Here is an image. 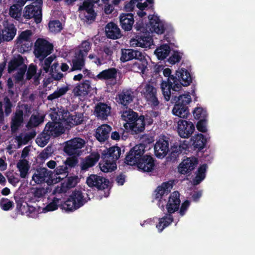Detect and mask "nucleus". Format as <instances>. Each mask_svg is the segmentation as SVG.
<instances>
[{"label": "nucleus", "mask_w": 255, "mask_h": 255, "mask_svg": "<svg viewBox=\"0 0 255 255\" xmlns=\"http://www.w3.org/2000/svg\"><path fill=\"white\" fill-rule=\"evenodd\" d=\"M198 164V160L194 157H187L179 164L178 172L182 174L190 173Z\"/></svg>", "instance_id": "dca6fc26"}, {"label": "nucleus", "mask_w": 255, "mask_h": 255, "mask_svg": "<svg viewBox=\"0 0 255 255\" xmlns=\"http://www.w3.org/2000/svg\"><path fill=\"white\" fill-rule=\"evenodd\" d=\"M122 117L127 123L133 122L138 118L137 114L130 110L124 111Z\"/></svg>", "instance_id": "09e8293b"}, {"label": "nucleus", "mask_w": 255, "mask_h": 255, "mask_svg": "<svg viewBox=\"0 0 255 255\" xmlns=\"http://www.w3.org/2000/svg\"><path fill=\"white\" fill-rule=\"evenodd\" d=\"M134 50L124 49L121 50V60L123 62H127L133 59Z\"/></svg>", "instance_id": "3c124183"}, {"label": "nucleus", "mask_w": 255, "mask_h": 255, "mask_svg": "<svg viewBox=\"0 0 255 255\" xmlns=\"http://www.w3.org/2000/svg\"><path fill=\"white\" fill-rule=\"evenodd\" d=\"M23 112L20 111H17L12 120L11 130L15 131L18 127L20 125L23 121Z\"/></svg>", "instance_id": "49530a36"}, {"label": "nucleus", "mask_w": 255, "mask_h": 255, "mask_svg": "<svg viewBox=\"0 0 255 255\" xmlns=\"http://www.w3.org/2000/svg\"><path fill=\"white\" fill-rule=\"evenodd\" d=\"M32 32L29 30H26L21 32L18 36L16 45L20 52L23 53L28 50L31 45V36Z\"/></svg>", "instance_id": "f8f14e48"}, {"label": "nucleus", "mask_w": 255, "mask_h": 255, "mask_svg": "<svg viewBox=\"0 0 255 255\" xmlns=\"http://www.w3.org/2000/svg\"><path fill=\"white\" fill-rule=\"evenodd\" d=\"M62 201L60 199L57 197L49 198L47 199L46 205L42 208L41 212L42 213H47L56 210L58 207L61 206L62 207Z\"/></svg>", "instance_id": "cd10ccee"}, {"label": "nucleus", "mask_w": 255, "mask_h": 255, "mask_svg": "<svg viewBox=\"0 0 255 255\" xmlns=\"http://www.w3.org/2000/svg\"><path fill=\"white\" fill-rule=\"evenodd\" d=\"M62 29L61 22L58 20H53L49 23V29L52 33L59 32Z\"/></svg>", "instance_id": "13d9d810"}, {"label": "nucleus", "mask_w": 255, "mask_h": 255, "mask_svg": "<svg viewBox=\"0 0 255 255\" xmlns=\"http://www.w3.org/2000/svg\"><path fill=\"white\" fill-rule=\"evenodd\" d=\"M26 69V66L23 64L22 58L18 56L10 61L8 65V71L10 73L14 70H17L15 78L17 81H20L23 79Z\"/></svg>", "instance_id": "1a4fd4ad"}, {"label": "nucleus", "mask_w": 255, "mask_h": 255, "mask_svg": "<svg viewBox=\"0 0 255 255\" xmlns=\"http://www.w3.org/2000/svg\"><path fill=\"white\" fill-rule=\"evenodd\" d=\"M133 99L132 92L129 90L123 91L118 95V102L124 106L129 104Z\"/></svg>", "instance_id": "ea45409f"}, {"label": "nucleus", "mask_w": 255, "mask_h": 255, "mask_svg": "<svg viewBox=\"0 0 255 255\" xmlns=\"http://www.w3.org/2000/svg\"><path fill=\"white\" fill-rule=\"evenodd\" d=\"M170 52L171 48L169 45L164 44L158 47L154 53L159 60H163L168 56Z\"/></svg>", "instance_id": "4c0bfd02"}, {"label": "nucleus", "mask_w": 255, "mask_h": 255, "mask_svg": "<svg viewBox=\"0 0 255 255\" xmlns=\"http://www.w3.org/2000/svg\"><path fill=\"white\" fill-rule=\"evenodd\" d=\"M105 31L107 37L111 39H118L121 36L120 28L113 22H110L106 25Z\"/></svg>", "instance_id": "c756f323"}, {"label": "nucleus", "mask_w": 255, "mask_h": 255, "mask_svg": "<svg viewBox=\"0 0 255 255\" xmlns=\"http://www.w3.org/2000/svg\"><path fill=\"white\" fill-rule=\"evenodd\" d=\"M153 0H130L125 5V9L127 11H132L135 7L140 10L137 14L139 17L145 16L146 13L143 10L148 6V3H152Z\"/></svg>", "instance_id": "9d476101"}, {"label": "nucleus", "mask_w": 255, "mask_h": 255, "mask_svg": "<svg viewBox=\"0 0 255 255\" xmlns=\"http://www.w3.org/2000/svg\"><path fill=\"white\" fill-rule=\"evenodd\" d=\"M96 116L100 119H106L110 114L111 108L107 104L99 103L95 107Z\"/></svg>", "instance_id": "72a5a7b5"}, {"label": "nucleus", "mask_w": 255, "mask_h": 255, "mask_svg": "<svg viewBox=\"0 0 255 255\" xmlns=\"http://www.w3.org/2000/svg\"><path fill=\"white\" fill-rule=\"evenodd\" d=\"M120 21L123 29L129 31L131 29L134 22L133 15L130 13H122L120 16Z\"/></svg>", "instance_id": "c85d7f7f"}, {"label": "nucleus", "mask_w": 255, "mask_h": 255, "mask_svg": "<svg viewBox=\"0 0 255 255\" xmlns=\"http://www.w3.org/2000/svg\"><path fill=\"white\" fill-rule=\"evenodd\" d=\"M177 128L179 136L186 138L189 137L195 130V126L192 122L184 120L178 121Z\"/></svg>", "instance_id": "9b49d317"}, {"label": "nucleus", "mask_w": 255, "mask_h": 255, "mask_svg": "<svg viewBox=\"0 0 255 255\" xmlns=\"http://www.w3.org/2000/svg\"><path fill=\"white\" fill-rule=\"evenodd\" d=\"M32 4L25 7L23 11V16L27 19L33 18L36 23L41 22L42 14L41 5L42 0H34Z\"/></svg>", "instance_id": "20e7f679"}, {"label": "nucleus", "mask_w": 255, "mask_h": 255, "mask_svg": "<svg viewBox=\"0 0 255 255\" xmlns=\"http://www.w3.org/2000/svg\"><path fill=\"white\" fill-rule=\"evenodd\" d=\"M173 187L172 184L169 182H165L162 183L159 186L155 191V196L156 199H158L160 203H164V201L161 200V198L164 195H167ZM161 207L163 208V204H162Z\"/></svg>", "instance_id": "a878e982"}, {"label": "nucleus", "mask_w": 255, "mask_h": 255, "mask_svg": "<svg viewBox=\"0 0 255 255\" xmlns=\"http://www.w3.org/2000/svg\"><path fill=\"white\" fill-rule=\"evenodd\" d=\"M85 143L84 139L75 137L65 142L64 150L68 155L77 156L81 153V149Z\"/></svg>", "instance_id": "423d86ee"}, {"label": "nucleus", "mask_w": 255, "mask_h": 255, "mask_svg": "<svg viewBox=\"0 0 255 255\" xmlns=\"http://www.w3.org/2000/svg\"><path fill=\"white\" fill-rule=\"evenodd\" d=\"M36 67L33 65H30L27 72V78L28 79H30L32 77L34 76V79H35L36 84H37V81L39 75H37L36 74Z\"/></svg>", "instance_id": "69168bd1"}, {"label": "nucleus", "mask_w": 255, "mask_h": 255, "mask_svg": "<svg viewBox=\"0 0 255 255\" xmlns=\"http://www.w3.org/2000/svg\"><path fill=\"white\" fill-rule=\"evenodd\" d=\"M90 48L91 46L89 42L87 41H83L79 46L78 54L84 56L87 55Z\"/></svg>", "instance_id": "e2e57ef3"}, {"label": "nucleus", "mask_w": 255, "mask_h": 255, "mask_svg": "<svg viewBox=\"0 0 255 255\" xmlns=\"http://www.w3.org/2000/svg\"><path fill=\"white\" fill-rule=\"evenodd\" d=\"M144 117L140 116L131 123H126L124 124L126 129L130 130L133 133L141 132L144 129Z\"/></svg>", "instance_id": "412c9836"}, {"label": "nucleus", "mask_w": 255, "mask_h": 255, "mask_svg": "<svg viewBox=\"0 0 255 255\" xmlns=\"http://www.w3.org/2000/svg\"><path fill=\"white\" fill-rule=\"evenodd\" d=\"M121 153V148L117 146H114L103 151L102 155L105 158H109L115 162L120 157Z\"/></svg>", "instance_id": "f704fd0d"}, {"label": "nucleus", "mask_w": 255, "mask_h": 255, "mask_svg": "<svg viewBox=\"0 0 255 255\" xmlns=\"http://www.w3.org/2000/svg\"><path fill=\"white\" fill-rule=\"evenodd\" d=\"M207 169V166L206 164H203L199 167L196 173V176L193 180L194 185L199 184L205 179Z\"/></svg>", "instance_id": "79ce46f5"}, {"label": "nucleus", "mask_w": 255, "mask_h": 255, "mask_svg": "<svg viewBox=\"0 0 255 255\" xmlns=\"http://www.w3.org/2000/svg\"><path fill=\"white\" fill-rule=\"evenodd\" d=\"M150 20L149 24L147 26L148 30L146 31L148 33H155L158 34H162L165 29V24L156 15H153L149 16Z\"/></svg>", "instance_id": "2eb2a0df"}, {"label": "nucleus", "mask_w": 255, "mask_h": 255, "mask_svg": "<svg viewBox=\"0 0 255 255\" xmlns=\"http://www.w3.org/2000/svg\"><path fill=\"white\" fill-rule=\"evenodd\" d=\"M99 0H86L82 5L79 7L80 16L87 20H92L95 17V13L93 10L94 4Z\"/></svg>", "instance_id": "4468645a"}, {"label": "nucleus", "mask_w": 255, "mask_h": 255, "mask_svg": "<svg viewBox=\"0 0 255 255\" xmlns=\"http://www.w3.org/2000/svg\"><path fill=\"white\" fill-rule=\"evenodd\" d=\"M97 78L100 80H111L112 84L116 83L117 71L115 69H109L100 72Z\"/></svg>", "instance_id": "473e14b6"}, {"label": "nucleus", "mask_w": 255, "mask_h": 255, "mask_svg": "<svg viewBox=\"0 0 255 255\" xmlns=\"http://www.w3.org/2000/svg\"><path fill=\"white\" fill-rule=\"evenodd\" d=\"M144 152V146L143 144L136 145L129 151L126 158V162L129 165L137 164L141 160Z\"/></svg>", "instance_id": "6e6552de"}, {"label": "nucleus", "mask_w": 255, "mask_h": 255, "mask_svg": "<svg viewBox=\"0 0 255 255\" xmlns=\"http://www.w3.org/2000/svg\"><path fill=\"white\" fill-rule=\"evenodd\" d=\"M61 177L54 178L50 171L46 168H41L37 170L32 177V181L36 184L46 182L48 184H55L60 181Z\"/></svg>", "instance_id": "7ed1b4c3"}, {"label": "nucleus", "mask_w": 255, "mask_h": 255, "mask_svg": "<svg viewBox=\"0 0 255 255\" xmlns=\"http://www.w3.org/2000/svg\"><path fill=\"white\" fill-rule=\"evenodd\" d=\"M50 136L44 130L36 138V143L41 147L44 146L48 142Z\"/></svg>", "instance_id": "6e6d98bb"}, {"label": "nucleus", "mask_w": 255, "mask_h": 255, "mask_svg": "<svg viewBox=\"0 0 255 255\" xmlns=\"http://www.w3.org/2000/svg\"><path fill=\"white\" fill-rule=\"evenodd\" d=\"M3 29L2 30V38L4 41H10L13 39L16 33L14 25L7 22L3 23Z\"/></svg>", "instance_id": "393cba45"}, {"label": "nucleus", "mask_w": 255, "mask_h": 255, "mask_svg": "<svg viewBox=\"0 0 255 255\" xmlns=\"http://www.w3.org/2000/svg\"><path fill=\"white\" fill-rule=\"evenodd\" d=\"M176 103L184 106L190 104L191 102V98L189 94H184L175 98Z\"/></svg>", "instance_id": "5fc2aeb1"}, {"label": "nucleus", "mask_w": 255, "mask_h": 255, "mask_svg": "<svg viewBox=\"0 0 255 255\" xmlns=\"http://www.w3.org/2000/svg\"><path fill=\"white\" fill-rule=\"evenodd\" d=\"M133 55V59H136L139 62L148 63L147 59V56L145 53L138 50H134Z\"/></svg>", "instance_id": "0e129e2a"}, {"label": "nucleus", "mask_w": 255, "mask_h": 255, "mask_svg": "<svg viewBox=\"0 0 255 255\" xmlns=\"http://www.w3.org/2000/svg\"><path fill=\"white\" fill-rule=\"evenodd\" d=\"M182 55L183 54L181 52L179 51H174L173 54L168 58V61L170 64L174 65L181 60Z\"/></svg>", "instance_id": "052dcab7"}, {"label": "nucleus", "mask_w": 255, "mask_h": 255, "mask_svg": "<svg viewBox=\"0 0 255 255\" xmlns=\"http://www.w3.org/2000/svg\"><path fill=\"white\" fill-rule=\"evenodd\" d=\"M193 116L196 119H207L206 110L201 107H197L193 112Z\"/></svg>", "instance_id": "603ef678"}, {"label": "nucleus", "mask_w": 255, "mask_h": 255, "mask_svg": "<svg viewBox=\"0 0 255 255\" xmlns=\"http://www.w3.org/2000/svg\"><path fill=\"white\" fill-rule=\"evenodd\" d=\"M34 53L35 56L42 60L51 53L53 45L47 40L38 38L35 43Z\"/></svg>", "instance_id": "39448f33"}, {"label": "nucleus", "mask_w": 255, "mask_h": 255, "mask_svg": "<svg viewBox=\"0 0 255 255\" xmlns=\"http://www.w3.org/2000/svg\"><path fill=\"white\" fill-rule=\"evenodd\" d=\"M102 160L100 162L99 166L101 170L104 172H111L117 168L116 162L105 156H102Z\"/></svg>", "instance_id": "2f4dec72"}, {"label": "nucleus", "mask_w": 255, "mask_h": 255, "mask_svg": "<svg viewBox=\"0 0 255 255\" xmlns=\"http://www.w3.org/2000/svg\"><path fill=\"white\" fill-rule=\"evenodd\" d=\"M171 70L169 68H165L163 70V74L165 77H168L167 81H164L161 84V88L162 91L163 95L165 99L168 101L170 99L171 95V83L168 81V79L171 76Z\"/></svg>", "instance_id": "4be33fe9"}, {"label": "nucleus", "mask_w": 255, "mask_h": 255, "mask_svg": "<svg viewBox=\"0 0 255 255\" xmlns=\"http://www.w3.org/2000/svg\"><path fill=\"white\" fill-rule=\"evenodd\" d=\"M130 45L132 47H140L144 48H150L153 44V40L151 36H136L130 40Z\"/></svg>", "instance_id": "aec40b11"}, {"label": "nucleus", "mask_w": 255, "mask_h": 255, "mask_svg": "<svg viewBox=\"0 0 255 255\" xmlns=\"http://www.w3.org/2000/svg\"><path fill=\"white\" fill-rule=\"evenodd\" d=\"M55 174L52 173L54 178H56L58 176H60L62 178L60 180L63 179L65 176V174L67 173V168L64 166H60L57 167L55 169Z\"/></svg>", "instance_id": "774afa93"}, {"label": "nucleus", "mask_w": 255, "mask_h": 255, "mask_svg": "<svg viewBox=\"0 0 255 255\" xmlns=\"http://www.w3.org/2000/svg\"><path fill=\"white\" fill-rule=\"evenodd\" d=\"M86 202V200L82 193L76 190L72 192L62 205V209L67 211H73L82 206Z\"/></svg>", "instance_id": "f03ea898"}, {"label": "nucleus", "mask_w": 255, "mask_h": 255, "mask_svg": "<svg viewBox=\"0 0 255 255\" xmlns=\"http://www.w3.org/2000/svg\"><path fill=\"white\" fill-rule=\"evenodd\" d=\"M44 118V115H40L39 114H38L36 115H32L30 118L27 126L28 127H32L38 126L40 124L43 122Z\"/></svg>", "instance_id": "8fccbe9b"}, {"label": "nucleus", "mask_w": 255, "mask_h": 255, "mask_svg": "<svg viewBox=\"0 0 255 255\" xmlns=\"http://www.w3.org/2000/svg\"><path fill=\"white\" fill-rule=\"evenodd\" d=\"M84 65V56L76 53L72 60L71 70L72 71L81 70Z\"/></svg>", "instance_id": "37998d69"}, {"label": "nucleus", "mask_w": 255, "mask_h": 255, "mask_svg": "<svg viewBox=\"0 0 255 255\" xmlns=\"http://www.w3.org/2000/svg\"><path fill=\"white\" fill-rule=\"evenodd\" d=\"M137 91L143 96L149 104L153 106L158 105V101L156 96V90L152 85L142 83L137 88Z\"/></svg>", "instance_id": "0eeeda50"}, {"label": "nucleus", "mask_w": 255, "mask_h": 255, "mask_svg": "<svg viewBox=\"0 0 255 255\" xmlns=\"http://www.w3.org/2000/svg\"><path fill=\"white\" fill-rule=\"evenodd\" d=\"M191 141L194 148L202 149L205 146L207 139L202 134L197 133L192 136Z\"/></svg>", "instance_id": "e433bc0d"}, {"label": "nucleus", "mask_w": 255, "mask_h": 255, "mask_svg": "<svg viewBox=\"0 0 255 255\" xmlns=\"http://www.w3.org/2000/svg\"><path fill=\"white\" fill-rule=\"evenodd\" d=\"M21 6L16 4L12 5L9 9V14L10 16L15 18L19 17L20 15Z\"/></svg>", "instance_id": "680f3d73"}, {"label": "nucleus", "mask_w": 255, "mask_h": 255, "mask_svg": "<svg viewBox=\"0 0 255 255\" xmlns=\"http://www.w3.org/2000/svg\"><path fill=\"white\" fill-rule=\"evenodd\" d=\"M197 129L200 132H206L208 130L207 120L201 119L196 124Z\"/></svg>", "instance_id": "338daca9"}, {"label": "nucleus", "mask_w": 255, "mask_h": 255, "mask_svg": "<svg viewBox=\"0 0 255 255\" xmlns=\"http://www.w3.org/2000/svg\"><path fill=\"white\" fill-rule=\"evenodd\" d=\"M173 222V218L171 215H166L164 217L159 219L156 227L159 232H161L163 229L168 226Z\"/></svg>", "instance_id": "c03bdc74"}, {"label": "nucleus", "mask_w": 255, "mask_h": 255, "mask_svg": "<svg viewBox=\"0 0 255 255\" xmlns=\"http://www.w3.org/2000/svg\"><path fill=\"white\" fill-rule=\"evenodd\" d=\"M86 182L89 187H95L99 189H105L107 187L109 184V181L105 178L94 174L89 176L87 179Z\"/></svg>", "instance_id": "f3484780"}, {"label": "nucleus", "mask_w": 255, "mask_h": 255, "mask_svg": "<svg viewBox=\"0 0 255 255\" xmlns=\"http://www.w3.org/2000/svg\"><path fill=\"white\" fill-rule=\"evenodd\" d=\"M168 151V142L163 138H159L154 145V152L158 158L164 157Z\"/></svg>", "instance_id": "5701e85b"}, {"label": "nucleus", "mask_w": 255, "mask_h": 255, "mask_svg": "<svg viewBox=\"0 0 255 255\" xmlns=\"http://www.w3.org/2000/svg\"><path fill=\"white\" fill-rule=\"evenodd\" d=\"M176 75L178 77L171 76L168 81L171 84L172 89L178 91L181 89L182 86H188L191 83V77L189 72L185 69L181 68L176 71Z\"/></svg>", "instance_id": "f257e3e1"}, {"label": "nucleus", "mask_w": 255, "mask_h": 255, "mask_svg": "<svg viewBox=\"0 0 255 255\" xmlns=\"http://www.w3.org/2000/svg\"><path fill=\"white\" fill-rule=\"evenodd\" d=\"M179 193L177 191L173 192L169 198L166 209L168 213H173L177 211L180 205Z\"/></svg>", "instance_id": "b1692460"}, {"label": "nucleus", "mask_w": 255, "mask_h": 255, "mask_svg": "<svg viewBox=\"0 0 255 255\" xmlns=\"http://www.w3.org/2000/svg\"><path fill=\"white\" fill-rule=\"evenodd\" d=\"M100 155L98 153H93L86 157L81 163V167L82 170H87L89 167L94 165L99 160Z\"/></svg>", "instance_id": "c9c22d12"}, {"label": "nucleus", "mask_w": 255, "mask_h": 255, "mask_svg": "<svg viewBox=\"0 0 255 255\" xmlns=\"http://www.w3.org/2000/svg\"><path fill=\"white\" fill-rule=\"evenodd\" d=\"M111 129V127L108 125H102L96 130L95 133L96 138L100 142L104 141L109 137Z\"/></svg>", "instance_id": "7c9ffc66"}, {"label": "nucleus", "mask_w": 255, "mask_h": 255, "mask_svg": "<svg viewBox=\"0 0 255 255\" xmlns=\"http://www.w3.org/2000/svg\"><path fill=\"white\" fill-rule=\"evenodd\" d=\"M68 91V87H64L58 89L53 94L49 95L47 99L49 100H52L54 99L59 98L64 95Z\"/></svg>", "instance_id": "4d7b16f0"}, {"label": "nucleus", "mask_w": 255, "mask_h": 255, "mask_svg": "<svg viewBox=\"0 0 255 255\" xmlns=\"http://www.w3.org/2000/svg\"><path fill=\"white\" fill-rule=\"evenodd\" d=\"M78 182V178L76 176L67 177L61 184V188L59 192H64L66 188H70L76 186Z\"/></svg>", "instance_id": "a19ab883"}, {"label": "nucleus", "mask_w": 255, "mask_h": 255, "mask_svg": "<svg viewBox=\"0 0 255 255\" xmlns=\"http://www.w3.org/2000/svg\"><path fill=\"white\" fill-rule=\"evenodd\" d=\"M49 191L48 188H36L33 193L34 201H38L42 198L48 193Z\"/></svg>", "instance_id": "de8ad7c7"}, {"label": "nucleus", "mask_w": 255, "mask_h": 255, "mask_svg": "<svg viewBox=\"0 0 255 255\" xmlns=\"http://www.w3.org/2000/svg\"><path fill=\"white\" fill-rule=\"evenodd\" d=\"M90 82L85 80L82 83H79L76 85L73 90V94L77 96L81 100L85 97L90 93L91 90Z\"/></svg>", "instance_id": "a211bd4d"}, {"label": "nucleus", "mask_w": 255, "mask_h": 255, "mask_svg": "<svg viewBox=\"0 0 255 255\" xmlns=\"http://www.w3.org/2000/svg\"><path fill=\"white\" fill-rule=\"evenodd\" d=\"M154 163L152 157L149 155H144L141 160L137 164V167L145 172L151 171L154 167Z\"/></svg>", "instance_id": "bb28decb"}, {"label": "nucleus", "mask_w": 255, "mask_h": 255, "mask_svg": "<svg viewBox=\"0 0 255 255\" xmlns=\"http://www.w3.org/2000/svg\"><path fill=\"white\" fill-rule=\"evenodd\" d=\"M58 120L63 123L65 128H68L73 126L80 124L83 120L82 114L70 115L68 112H64L62 115V119L59 117Z\"/></svg>", "instance_id": "ddd939ff"}, {"label": "nucleus", "mask_w": 255, "mask_h": 255, "mask_svg": "<svg viewBox=\"0 0 255 255\" xmlns=\"http://www.w3.org/2000/svg\"><path fill=\"white\" fill-rule=\"evenodd\" d=\"M17 167L20 172V176L22 178H26L29 169L28 162L25 159L20 160L17 163Z\"/></svg>", "instance_id": "a18cd8bd"}, {"label": "nucleus", "mask_w": 255, "mask_h": 255, "mask_svg": "<svg viewBox=\"0 0 255 255\" xmlns=\"http://www.w3.org/2000/svg\"><path fill=\"white\" fill-rule=\"evenodd\" d=\"M14 206L13 201L7 198H2L0 201V207L4 211H8L12 209Z\"/></svg>", "instance_id": "bf43d9fd"}, {"label": "nucleus", "mask_w": 255, "mask_h": 255, "mask_svg": "<svg viewBox=\"0 0 255 255\" xmlns=\"http://www.w3.org/2000/svg\"><path fill=\"white\" fill-rule=\"evenodd\" d=\"M64 127L61 121L58 122L48 123L45 126L44 131L50 136H56L64 131Z\"/></svg>", "instance_id": "6ab92c4d"}, {"label": "nucleus", "mask_w": 255, "mask_h": 255, "mask_svg": "<svg viewBox=\"0 0 255 255\" xmlns=\"http://www.w3.org/2000/svg\"><path fill=\"white\" fill-rule=\"evenodd\" d=\"M148 63L142 62H135L131 66L132 71L143 74L147 67Z\"/></svg>", "instance_id": "864d4df0"}, {"label": "nucleus", "mask_w": 255, "mask_h": 255, "mask_svg": "<svg viewBox=\"0 0 255 255\" xmlns=\"http://www.w3.org/2000/svg\"><path fill=\"white\" fill-rule=\"evenodd\" d=\"M172 112L174 116L183 119L187 118L189 115V110L187 106L177 103L174 105Z\"/></svg>", "instance_id": "58836bf2"}]
</instances>
